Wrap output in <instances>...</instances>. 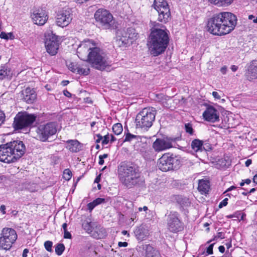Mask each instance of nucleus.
<instances>
[{
    "instance_id": "4c0bfd02",
    "label": "nucleus",
    "mask_w": 257,
    "mask_h": 257,
    "mask_svg": "<svg viewBox=\"0 0 257 257\" xmlns=\"http://www.w3.org/2000/svg\"><path fill=\"white\" fill-rule=\"evenodd\" d=\"M53 243L51 241H46L44 243V246L46 249L48 251H52V246Z\"/></svg>"
},
{
    "instance_id": "6ab92c4d",
    "label": "nucleus",
    "mask_w": 257,
    "mask_h": 257,
    "mask_svg": "<svg viewBox=\"0 0 257 257\" xmlns=\"http://www.w3.org/2000/svg\"><path fill=\"white\" fill-rule=\"evenodd\" d=\"M83 228L92 236L96 238H101L102 234L98 233L97 225L95 222H86L82 224Z\"/></svg>"
},
{
    "instance_id": "412c9836",
    "label": "nucleus",
    "mask_w": 257,
    "mask_h": 257,
    "mask_svg": "<svg viewBox=\"0 0 257 257\" xmlns=\"http://www.w3.org/2000/svg\"><path fill=\"white\" fill-rule=\"evenodd\" d=\"M32 18L34 23L38 25H43L48 19L47 15L42 11L34 13L32 15Z\"/></svg>"
},
{
    "instance_id": "bf43d9fd",
    "label": "nucleus",
    "mask_w": 257,
    "mask_h": 257,
    "mask_svg": "<svg viewBox=\"0 0 257 257\" xmlns=\"http://www.w3.org/2000/svg\"><path fill=\"white\" fill-rule=\"evenodd\" d=\"M137 212H135L134 214H132L131 217V219L132 221H134L137 218Z\"/></svg>"
},
{
    "instance_id": "e2e57ef3",
    "label": "nucleus",
    "mask_w": 257,
    "mask_h": 257,
    "mask_svg": "<svg viewBox=\"0 0 257 257\" xmlns=\"http://www.w3.org/2000/svg\"><path fill=\"white\" fill-rule=\"evenodd\" d=\"M99 164L101 165H103L104 164V159H102V158L100 157L99 156Z\"/></svg>"
},
{
    "instance_id": "a878e982",
    "label": "nucleus",
    "mask_w": 257,
    "mask_h": 257,
    "mask_svg": "<svg viewBox=\"0 0 257 257\" xmlns=\"http://www.w3.org/2000/svg\"><path fill=\"white\" fill-rule=\"evenodd\" d=\"M13 73L8 66L4 65L0 69V80L10 79L12 77Z\"/></svg>"
},
{
    "instance_id": "20e7f679",
    "label": "nucleus",
    "mask_w": 257,
    "mask_h": 257,
    "mask_svg": "<svg viewBox=\"0 0 257 257\" xmlns=\"http://www.w3.org/2000/svg\"><path fill=\"white\" fill-rule=\"evenodd\" d=\"M25 152L23 142L14 141L0 146V161L10 163L15 162L22 157Z\"/></svg>"
},
{
    "instance_id": "864d4df0",
    "label": "nucleus",
    "mask_w": 257,
    "mask_h": 257,
    "mask_svg": "<svg viewBox=\"0 0 257 257\" xmlns=\"http://www.w3.org/2000/svg\"><path fill=\"white\" fill-rule=\"evenodd\" d=\"M236 188V187L234 186H232L231 187H230L229 188H228L224 193L223 194H225L226 193L229 192V191H231L232 190H233L234 189H235Z\"/></svg>"
},
{
    "instance_id": "09e8293b",
    "label": "nucleus",
    "mask_w": 257,
    "mask_h": 257,
    "mask_svg": "<svg viewBox=\"0 0 257 257\" xmlns=\"http://www.w3.org/2000/svg\"><path fill=\"white\" fill-rule=\"evenodd\" d=\"M96 137L97 139L96 140V143H99L101 140H102L103 137L100 134L96 135Z\"/></svg>"
},
{
    "instance_id": "69168bd1",
    "label": "nucleus",
    "mask_w": 257,
    "mask_h": 257,
    "mask_svg": "<svg viewBox=\"0 0 257 257\" xmlns=\"http://www.w3.org/2000/svg\"><path fill=\"white\" fill-rule=\"evenodd\" d=\"M110 136L111 137V140H110L111 143L113 142L114 141H115L116 140L115 138L113 136L111 135Z\"/></svg>"
},
{
    "instance_id": "9d476101",
    "label": "nucleus",
    "mask_w": 257,
    "mask_h": 257,
    "mask_svg": "<svg viewBox=\"0 0 257 257\" xmlns=\"http://www.w3.org/2000/svg\"><path fill=\"white\" fill-rule=\"evenodd\" d=\"M136 30L130 28L119 30L117 32L116 42L119 47H127L132 44L137 38Z\"/></svg>"
},
{
    "instance_id": "49530a36",
    "label": "nucleus",
    "mask_w": 257,
    "mask_h": 257,
    "mask_svg": "<svg viewBox=\"0 0 257 257\" xmlns=\"http://www.w3.org/2000/svg\"><path fill=\"white\" fill-rule=\"evenodd\" d=\"M248 19L252 20L253 22L254 23H257V17H255L254 16L251 15L248 16Z\"/></svg>"
},
{
    "instance_id": "cd10ccee",
    "label": "nucleus",
    "mask_w": 257,
    "mask_h": 257,
    "mask_svg": "<svg viewBox=\"0 0 257 257\" xmlns=\"http://www.w3.org/2000/svg\"><path fill=\"white\" fill-rule=\"evenodd\" d=\"M209 182L207 180H200L198 183V189L202 194L206 193L209 189Z\"/></svg>"
},
{
    "instance_id": "9b49d317",
    "label": "nucleus",
    "mask_w": 257,
    "mask_h": 257,
    "mask_svg": "<svg viewBox=\"0 0 257 257\" xmlns=\"http://www.w3.org/2000/svg\"><path fill=\"white\" fill-rule=\"evenodd\" d=\"M152 7L158 12V20L166 23L170 19L171 13L169 5L165 0H154Z\"/></svg>"
},
{
    "instance_id": "ea45409f",
    "label": "nucleus",
    "mask_w": 257,
    "mask_h": 257,
    "mask_svg": "<svg viewBox=\"0 0 257 257\" xmlns=\"http://www.w3.org/2000/svg\"><path fill=\"white\" fill-rule=\"evenodd\" d=\"M78 67V66H77V65L73 63H70L68 65L69 69L74 73L76 72Z\"/></svg>"
},
{
    "instance_id": "c756f323",
    "label": "nucleus",
    "mask_w": 257,
    "mask_h": 257,
    "mask_svg": "<svg viewBox=\"0 0 257 257\" xmlns=\"http://www.w3.org/2000/svg\"><path fill=\"white\" fill-rule=\"evenodd\" d=\"M112 130L116 135H120L123 131L122 124L120 123L114 124L112 126Z\"/></svg>"
},
{
    "instance_id": "4468645a",
    "label": "nucleus",
    "mask_w": 257,
    "mask_h": 257,
    "mask_svg": "<svg viewBox=\"0 0 257 257\" xmlns=\"http://www.w3.org/2000/svg\"><path fill=\"white\" fill-rule=\"evenodd\" d=\"M45 45L47 52L51 56L55 55L58 52L59 43L57 37L51 33L45 36Z\"/></svg>"
},
{
    "instance_id": "f3484780",
    "label": "nucleus",
    "mask_w": 257,
    "mask_h": 257,
    "mask_svg": "<svg viewBox=\"0 0 257 257\" xmlns=\"http://www.w3.org/2000/svg\"><path fill=\"white\" fill-rule=\"evenodd\" d=\"M175 142V139L164 137L158 138L153 143V148L156 152H160L169 149L173 147V143Z\"/></svg>"
},
{
    "instance_id": "37998d69",
    "label": "nucleus",
    "mask_w": 257,
    "mask_h": 257,
    "mask_svg": "<svg viewBox=\"0 0 257 257\" xmlns=\"http://www.w3.org/2000/svg\"><path fill=\"white\" fill-rule=\"evenodd\" d=\"M95 204L97 205L101 204L105 202V199L103 198H98L93 201Z\"/></svg>"
},
{
    "instance_id": "c85d7f7f",
    "label": "nucleus",
    "mask_w": 257,
    "mask_h": 257,
    "mask_svg": "<svg viewBox=\"0 0 257 257\" xmlns=\"http://www.w3.org/2000/svg\"><path fill=\"white\" fill-rule=\"evenodd\" d=\"M141 140V138L140 136L134 135L130 133H125V138L124 139L123 142H131L133 140H136L137 141H139Z\"/></svg>"
},
{
    "instance_id": "4d7b16f0",
    "label": "nucleus",
    "mask_w": 257,
    "mask_h": 257,
    "mask_svg": "<svg viewBox=\"0 0 257 257\" xmlns=\"http://www.w3.org/2000/svg\"><path fill=\"white\" fill-rule=\"evenodd\" d=\"M28 252H29V249H27V248H25L23 250L22 256L23 257H27V254H28Z\"/></svg>"
},
{
    "instance_id": "7ed1b4c3",
    "label": "nucleus",
    "mask_w": 257,
    "mask_h": 257,
    "mask_svg": "<svg viewBox=\"0 0 257 257\" xmlns=\"http://www.w3.org/2000/svg\"><path fill=\"white\" fill-rule=\"evenodd\" d=\"M169 31L166 30L154 28L149 37V50L154 56H157L164 53L169 42Z\"/></svg>"
},
{
    "instance_id": "de8ad7c7",
    "label": "nucleus",
    "mask_w": 257,
    "mask_h": 257,
    "mask_svg": "<svg viewBox=\"0 0 257 257\" xmlns=\"http://www.w3.org/2000/svg\"><path fill=\"white\" fill-rule=\"evenodd\" d=\"M212 95L215 99H220L221 98L218 93L216 91H213L212 92Z\"/></svg>"
},
{
    "instance_id": "423d86ee",
    "label": "nucleus",
    "mask_w": 257,
    "mask_h": 257,
    "mask_svg": "<svg viewBox=\"0 0 257 257\" xmlns=\"http://www.w3.org/2000/svg\"><path fill=\"white\" fill-rule=\"evenodd\" d=\"M156 110L153 107L144 108L139 113L136 118V127L144 130H147L155 120Z\"/></svg>"
},
{
    "instance_id": "774afa93",
    "label": "nucleus",
    "mask_w": 257,
    "mask_h": 257,
    "mask_svg": "<svg viewBox=\"0 0 257 257\" xmlns=\"http://www.w3.org/2000/svg\"><path fill=\"white\" fill-rule=\"evenodd\" d=\"M253 181L257 184V174L253 177Z\"/></svg>"
},
{
    "instance_id": "0eeeda50",
    "label": "nucleus",
    "mask_w": 257,
    "mask_h": 257,
    "mask_svg": "<svg viewBox=\"0 0 257 257\" xmlns=\"http://www.w3.org/2000/svg\"><path fill=\"white\" fill-rule=\"evenodd\" d=\"M16 230L12 228L5 227L0 233V250H9L17 239Z\"/></svg>"
},
{
    "instance_id": "f257e3e1",
    "label": "nucleus",
    "mask_w": 257,
    "mask_h": 257,
    "mask_svg": "<svg viewBox=\"0 0 257 257\" xmlns=\"http://www.w3.org/2000/svg\"><path fill=\"white\" fill-rule=\"evenodd\" d=\"M77 55L81 60L87 61L94 68L103 70L109 65L106 54L98 44L92 40H85L77 50Z\"/></svg>"
},
{
    "instance_id": "0e129e2a",
    "label": "nucleus",
    "mask_w": 257,
    "mask_h": 257,
    "mask_svg": "<svg viewBox=\"0 0 257 257\" xmlns=\"http://www.w3.org/2000/svg\"><path fill=\"white\" fill-rule=\"evenodd\" d=\"M215 238L216 237H220L221 238H223L224 237L222 236V232H218V234H217V235L215 237Z\"/></svg>"
},
{
    "instance_id": "f8f14e48",
    "label": "nucleus",
    "mask_w": 257,
    "mask_h": 257,
    "mask_svg": "<svg viewBox=\"0 0 257 257\" xmlns=\"http://www.w3.org/2000/svg\"><path fill=\"white\" fill-rule=\"evenodd\" d=\"M96 21L104 29H108L114 27V20L108 11L98 9L94 14Z\"/></svg>"
},
{
    "instance_id": "e433bc0d",
    "label": "nucleus",
    "mask_w": 257,
    "mask_h": 257,
    "mask_svg": "<svg viewBox=\"0 0 257 257\" xmlns=\"http://www.w3.org/2000/svg\"><path fill=\"white\" fill-rule=\"evenodd\" d=\"M63 178L66 180H69L71 178V172L69 169H65L63 173Z\"/></svg>"
},
{
    "instance_id": "f704fd0d",
    "label": "nucleus",
    "mask_w": 257,
    "mask_h": 257,
    "mask_svg": "<svg viewBox=\"0 0 257 257\" xmlns=\"http://www.w3.org/2000/svg\"><path fill=\"white\" fill-rule=\"evenodd\" d=\"M0 38L6 40H8L9 39H13L14 38V36L12 33H6L2 32L0 34Z\"/></svg>"
},
{
    "instance_id": "aec40b11",
    "label": "nucleus",
    "mask_w": 257,
    "mask_h": 257,
    "mask_svg": "<svg viewBox=\"0 0 257 257\" xmlns=\"http://www.w3.org/2000/svg\"><path fill=\"white\" fill-rule=\"evenodd\" d=\"M245 76L250 81L257 79V60H253L249 63Z\"/></svg>"
},
{
    "instance_id": "dca6fc26",
    "label": "nucleus",
    "mask_w": 257,
    "mask_h": 257,
    "mask_svg": "<svg viewBox=\"0 0 257 257\" xmlns=\"http://www.w3.org/2000/svg\"><path fill=\"white\" fill-rule=\"evenodd\" d=\"M73 15L71 10L67 8L58 13L56 23L58 26L63 28L67 26L71 23Z\"/></svg>"
},
{
    "instance_id": "4be33fe9",
    "label": "nucleus",
    "mask_w": 257,
    "mask_h": 257,
    "mask_svg": "<svg viewBox=\"0 0 257 257\" xmlns=\"http://www.w3.org/2000/svg\"><path fill=\"white\" fill-rule=\"evenodd\" d=\"M134 233L138 240H143L149 235V231L145 225H141L136 228Z\"/></svg>"
},
{
    "instance_id": "603ef678",
    "label": "nucleus",
    "mask_w": 257,
    "mask_h": 257,
    "mask_svg": "<svg viewBox=\"0 0 257 257\" xmlns=\"http://www.w3.org/2000/svg\"><path fill=\"white\" fill-rule=\"evenodd\" d=\"M220 71L223 74H226L227 72V67L224 66L221 68Z\"/></svg>"
},
{
    "instance_id": "5701e85b",
    "label": "nucleus",
    "mask_w": 257,
    "mask_h": 257,
    "mask_svg": "<svg viewBox=\"0 0 257 257\" xmlns=\"http://www.w3.org/2000/svg\"><path fill=\"white\" fill-rule=\"evenodd\" d=\"M23 99L28 103H32L36 98L35 91L28 87L23 91Z\"/></svg>"
},
{
    "instance_id": "ddd939ff",
    "label": "nucleus",
    "mask_w": 257,
    "mask_h": 257,
    "mask_svg": "<svg viewBox=\"0 0 257 257\" xmlns=\"http://www.w3.org/2000/svg\"><path fill=\"white\" fill-rule=\"evenodd\" d=\"M56 132V124L54 122L40 125L36 131L38 139L42 142L47 141L51 136L55 134Z\"/></svg>"
},
{
    "instance_id": "2eb2a0df",
    "label": "nucleus",
    "mask_w": 257,
    "mask_h": 257,
    "mask_svg": "<svg viewBox=\"0 0 257 257\" xmlns=\"http://www.w3.org/2000/svg\"><path fill=\"white\" fill-rule=\"evenodd\" d=\"M179 217V213L175 211L171 212L168 215L167 225L170 231L176 232L182 228V223Z\"/></svg>"
},
{
    "instance_id": "a211bd4d",
    "label": "nucleus",
    "mask_w": 257,
    "mask_h": 257,
    "mask_svg": "<svg viewBox=\"0 0 257 257\" xmlns=\"http://www.w3.org/2000/svg\"><path fill=\"white\" fill-rule=\"evenodd\" d=\"M219 115L218 111L212 106L207 107L203 113L204 118L206 120L212 122L219 120Z\"/></svg>"
},
{
    "instance_id": "680f3d73",
    "label": "nucleus",
    "mask_w": 257,
    "mask_h": 257,
    "mask_svg": "<svg viewBox=\"0 0 257 257\" xmlns=\"http://www.w3.org/2000/svg\"><path fill=\"white\" fill-rule=\"evenodd\" d=\"M231 69L233 72H235L238 69V67L235 65H232L231 66Z\"/></svg>"
},
{
    "instance_id": "6e6d98bb",
    "label": "nucleus",
    "mask_w": 257,
    "mask_h": 257,
    "mask_svg": "<svg viewBox=\"0 0 257 257\" xmlns=\"http://www.w3.org/2000/svg\"><path fill=\"white\" fill-rule=\"evenodd\" d=\"M225 245L226 246L227 249L228 250L232 247L231 241H229L228 242H226L225 243Z\"/></svg>"
},
{
    "instance_id": "72a5a7b5",
    "label": "nucleus",
    "mask_w": 257,
    "mask_h": 257,
    "mask_svg": "<svg viewBox=\"0 0 257 257\" xmlns=\"http://www.w3.org/2000/svg\"><path fill=\"white\" fill-rule=\"evenodd\" d=\"M67 224L66 223H64L62 224V228L64 230V238L71 239L72 237L71 234L67 231Z\"/></svg>"
},
{
    "instance_id": "f03ea898",
    "label": "nucleus",
    "mask_w": 257,
    "mask_h": 257,
    "mask_svg": "<svg viewBox=\"0 0 257 257\" xmlns=\"http://www.w3.org/2000/svg\"><path fill=\"white\" fill-rule=\"evenodd\" d=\"M236 21V17L233 14L221 12L215 15L208 20V31L214 35H226L234 30Z\"/></svg>"
},
{
    "instance_id": "052dcab7",
    "label": "nucleus",
    "mask_w": 257,
    "mask_h": 257,
    "mask_svg": "<svg viewBox=\"0 0 257 257\" xmlns=\"http://www.w3.org/2000/svg\"><path fill=\"white\" fill-rule=\"evenodd\" d=\"M251 160L248 159L245 162V165L246 167H248L251 164Z\"/></svg>"
},
{
    "instance_id": "7c9ffc66",
    "label": "nucleus",
    "mask_w": 257,
    "mask_h": 257,
    "mask_svg": "<svg viewBox=\"0 0 257 257\" xmlns=\"http://www.w3.org/2000/svg\"><path fill=\"white\" fill-rule=\"evenodd\" d=\"M65 249L64 245L62 243L58 244L55 247V252L58 255H60L62 254Z\"/></svg>"
},
{
    "instance_id": "a18cd8bd",
    "label": "nucleus",
    "mask_w": 257,
    "mask_h": 257,
    "mask_svg": "<svg viewBox=\"0 0 257 257\" xmlns=\"http://www.w3.org/2000/svg\"><path fill=\"white\" fill-rule=\"evenodd\" d=\"M227 198L224 199L219 204V207L222 208L223 206H225L227 204Z\"/></svg>"
},
{
    "instance_id": "3c124183",
    "label": "nucleus",
    "mask_w": 257,
    "mask_h": 257,
    "mask_svg": "<svg viewBox=\"0 0 257 257\" xmlns=\"http://www.w3.org/2000/svg\"><path fill=\"white\" fill-rule=\"evenodd\" d=\"M63 94L65 96L68 97H70L71 96V94L67 90H64L63 91Z\"/></svg>"
},
{
    "instance_id": "6e6552de",
    "label": "nucleus",
    "mask_w": 257,
    "mask_h": 257,
    "mask_svg": "<svg viewBox=\"0 0 257 257\" xmlns=\"http://www.w3.org/2000/svg\"><path fill=\"white\" fill-rule=\"evenodd\" d=\"M180 163L179 157L165 154L159 159L158 166L162 171L166 172L179 168Z\"/></svg>"
},
{
    "instance_id": "473e14b6",
    "label": "nucleus",
    "mask_w": 257,
    "mask_h": 257,
    "mask_svg": "<svg viewBox=\"0 0 257 257\" xmlns=\"http://www.w3.org/2000/svg\"><path fill=\"white\" fill-rule=\"evenodd\" d=\"M89 71L90 69L89 68H83L78 67L76 73L79 74H83L85 75H87L89 74Z\"/></svg>"
},
{
    "instance_id": "79ce46f5",
    "label": "nucleus",
    "mask_w": 257,
    "mask_h": 257,
    "mask_svg": "<svg viewBox=\"0 0 257 257\" xmlns=\"http://www.w3.org/2000/svg\"><path fill=\"white\" fill-rule=\"evenodd\" d=\"M5 119V114L4 112L0 110V125L4 122Z\"/></svg>"
},
{
    "instance_id": "8fccbe9b",
    "label": "nucleus",
    "mask_w": 257,
    "mask_h": 257,
    "mask_svg": "<svg viewBox=\"0 0 257 257\" xmlns=\"http://www.w3.org/2000/svg\"><path fill=\"white\" fill-rule=\"evenodd\" d=\"M127 244L126 242H119L118 243L119 247H126L127 246Z\"/></svg>"
},
{
    "instance_id": "a19ab883",
    "label": "nucleus",
    "mask_w": 257,
    "mask_h": 257,
    "mask_svg": "<svg viewBox=\"0 0 257 257\" xmlns=\"http://www.w3.org/2000/svg\"><path fill=\"white\" fill-rule=\"evenodd\" d=\"M109 135L108 134V135L104 136V137L103 138L102 140V144L103 145L107 144L109 142Z\"/></svg>"
},
{
    "instance_id": "2f4dec72",
    "label": "nucleus",
    "mask_w": 257,
    "mask_h": 257,
    "mask_svg": "<svg viewBox=\"0 0 257 257\" xmlns=\"http://www.w3.org/2000/svg\"><path fill=\"white\" fill-rule=\"evenodd\" d=\"M233 0H218L216 6L218 7L227 6L230 5Z\"/></svg>"
},
{
    "instance_id": "bb28decb",
    "label": "nucleus",
    "mask_w": 257,
    "mask_h": 257,
    "mask_svg": "<svg viewBox=\"0 0 257 257\" xmlns=\"http://www.w3.org/2000/svg\"><path fill=\"white\" fill-rule=\"evenodd\" d=\"M192 149L195 152H202L204 150L203 142L198 139L193 140L191 144Z\"/></svg>"
},
{
    "instance_id": "1a4fd4ad",
    "label": "nucleus",
    "mask_w": 257,
    "mask_h": 257,
    "mask_svg": "<svg viewBox=\"0 0 257 257\" xmlns=\"http://www.w3.org/2000/svg\"><path fill=\"white\" fill-rule=\"evenodd\" d=\"M35 114H29L27 112H19L13 122V127L15 130H25L29 127L36 120Z\"/></svg>"
},
{
    "instance_id": "c03bdc74",
    "label": "nucleus",
    "mask_w": 257,
    "mask_h": 257,
    "mask_svg": "<svg viewBox=\"0 0 257 257\" xmlns=\"http://www.w3.org/2000/svg\"><path fill=\"white\" fill-rule=\"evenodd\" d=\"M95 206H96V205L95 204L94 201L88 203L87 205L88 209L90 211H91Z\"/></svg>"
},
{
    "instance_id": "58836bf2",
    "label": "nucleus",
    "mask_w": 257,
    "mask_h": 257,
    "mask_svg": "<svg viewBox=\"0 0 257 257\" xmlns=\"http://www.w3.org/2000/svg\"><path fill=\"white\" fill-rule=\"evenodd\" d=\"M214 243H212L209 245V246L206 248V255L212 254L213 253V248L214 245Z\"/></svg>"
},
{
    "instance_id": "338daca9",
    "label": "nucleus",
    "mask_w": 257,
    "mask_h": 257,
    "mask_svg": "<svg viewBox=\"0 0 257 257\" xmlns=\"http://www.w3.org/2000/svg\"><path fill=\"white\" fill-rule=\"evenodd\" d=\"M244 181V183L246 184H249L251 183V180L249 179H246Z\"/></svg>"
},
{
    "instance_id": "5fc2aeb1",
    "label": "nucleus",
    "mask_w": 257,
    "mask_h": 257,
    "mask_svg": "<svg viewBox=\"0 0 257 257\" xmlns=\"http://www.w3.org/2000/svg\"><path fill=\"white\" fill-rule=\"evenodd\" d=\"M0 211L3 214H6V206L4 205H2L0 207Z\"/></svg>"
},
{
    "instance_id": "39448f33",
    "label": "nucleus",
    "mask_w": 257,
    "mask_h": 257,
    "mask_svg": "<svg viewBox=\"0 0 257 257\" xmlns=\"http://www.w3.org/2000/svg\"><path fill=\"white\" fill-rule=\"evenodd\" d=\"M118 175L120 182L127 188H132L139 182L140 176L137 167L128 164H122L118 167Z\"/></svg>"
},
{
    "instance_id": "b1692460",
    "label": "nucleus",
    "mask_w": 257,
    "mask_h": 257,
    "mask_svg": "<svg viewBox=\"0 0 257 257\" xmlns=\"http://www.w3.org/2000/svg\"><path fill=\"white\" fill-rule=\"evenodd\" d=\"M145 249L144 257H161L160 252L149 244L145 246Z\"/></svg>"
},
{
    "instance_id": "393cba45",
    "label": "nucleus",
    "mask_w": 257,
    "mask_h": 257,
    "mask_svg": "<svg viewBox=\"0 0 257 257\" xmlns=\"http://www.w3.org/2000/svg\"><path fill=\"white\" fill-rule=\"evenodd\" d=\"M66 148L72 152H77L81 150L80 143L76 140H70L66 142Z\"/></svg>"
},
{
    "instance_id": "13d9d810",
    "label": "nucleus",
    "mask_w": 257,
    "mask_h": 257,
    "mask_svg": "<svg viewBox=\"0 0 257 257\" xmlns=\"http://www.w3.org/2000/svg\"><path fill=\"white\" fill-rule=\"evenodd\" d=\"M218 249L219 251L221 253H223L225 251V247L223 245L219 246Z\"/></svg>"
},
{
    "instance_id": "c9c22d12",
    "label": "nucleus",
    "mask_w": 257,
    "mask_h": 257,
    "mask_svg": "<svg viewBox=\"0 0 257 257\" xmlns=\"http://www.w3.org/2000/svg\"><path fill=\"white\" fill-rule=\"evenodd\" d=\"M185 130L186 132L190 135H193L194 134V130L192 128V125L190 123H186L184 125Z\"/></svg>"
}]
</instances>
